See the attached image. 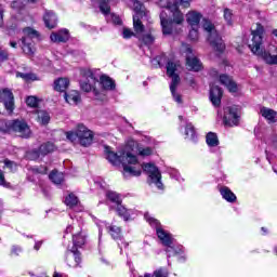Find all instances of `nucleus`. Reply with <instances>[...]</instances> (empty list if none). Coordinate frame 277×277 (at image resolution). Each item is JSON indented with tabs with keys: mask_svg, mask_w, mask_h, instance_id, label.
<instances>
[{
	"mask_svg": "<svg viewBox=\"0 0 277 277\" xmlns=\"http://www.w3.org/2000/svg\"><path fill=\"white\" fill-rule=\"evenodd\" d=\"M80 88H81V90H83V92H92V90H93V94H94L96 101H105V98H106L105 94L98 92L96 90V88H94L93 85L90 84V82H82L80 84Z\"/></svg>",
	"mask_w": 277,
	"mask_h": 277,
	"instance_id": "obj_22",
	"label": "nucleus"
},
{
	"mask_svg": "<svg viewBox=\"0 0 277 277\" xmlns=\"http://www.w3.org/2000/svg\"><path fill=\"white\" fill-rule=\"evenodd\" d=\"M198 29L199 27H192L188 34V38L190 40H194V41L198 40Z\"/></svg>",
	"mask_w": 277,
	"mask_h": 277,
	"instance_id": "obj_43",
	"label": "nucleus"
},
{
	"mask_svg": "<svg viewBox=\"0 0 277 277\" xmlns=\"http://www.w3.org/2000/svg\"><path fill=\"white\" fill-rule=\"evenodd\" d=\"M137 153L138 155H141V157H149V155H153V148L150 147H145V148H137Z\"/></svg>",
	"mask_w": 277,
	"mask_h": 277,
	"instance_id": "obj_40",
	"label": "nucleus"
},
{
	"mask_svg": "<svg viewBox=\"0 0 277 277\" xmlns=\"http://www.w3.org/2000/svg\"><path fill=\"white\" fill-rule=\"evenodd\" d=\"M0 102L3 103L9 114L14 111V93H12V90L8 88L0 90Z\"/></svg>",
	"mask_w": 277,
	"mask_h": 277,
	"instance_id": "obj_14",
	"label": "nucleus"
},
{
	"mask_svg": "<svg viewBox=\"0 0 277 277\" xmlns=\"http://www.w3.org/2000/svg\"><path fill=\"white\" fill-rule=\"evenodd\" d=\"M49 179L54 183L55 185H62L64 183V173L52 171L49 175Z\"/></svg>",
	"mask_w": 277,
	"mask_h": 277,
	"instance_id": "obj_30",
	"label": "nucleus"
},
{
	"mask_svg": "<svg viewBox=\"0 0 277 277\" xmlns=\"http://www.w3.org/2000/svg\"><path fill=\"white\" fill-rule=\"evenodd\" d=\"M171 5H176V8H190L192 0H173Z\"/></svg>",
	"mask_w": 277,
	"mask_h": 277,
	"instance_id": "obj_35",
	"label": "nucleus"
},
{
	"mask_svg": "<svg viewBox=\"0 0 277 277\" xmlns=\"http://www.w3.org/2000/svg\"><path fill=\"white\" fill-rule=\"evenodd\" d=\"M39 174H47V167H41L40 169H35Z\"/></svg>",
	"mask_w": 277,
	"mask_h": 277,
	"instance_id": "obj_50",
	"label": "nucleus"
},
{
	"mask_svg": "<svg viewBox=\"0 0 277 277\" xmlns=\"http://www.w3.org/2000/svg\"><path fill=\"white\" fill-rule=\"evenodd\" d=\"M115 209L118 215H120V217H123L126 222L129 220V217H131V210H127V208L122 206V203H118L117 206H115Z\"/></svg>",
	"mask_w": 277,
	"mask_h": 277,
	"instance_id": "obj_28",
	"label": "nucleus"
},
{
	"mask_svg": "<svg viewBox=\"0 0 277 277\" xmlns=\"http://www.w3.org/2000/svg\"><path fill=\"white\" fill-rule=\"evenodd\" d=\"M64 96L66 103H68L69 105H77V103L81 101V96L77 91H70L69 93H65Z\"/></svg>",
	"mask_w": 277,
	"mask_h": 277,
	"instance_id": "obj_27",
	"label": "nucleus"
},
{
	"mask_svg": "<svg viewBox=\"0 0 277 277\" xmlns=\"http://www.w3.org/2000/svg\"><path fill=\"white\" fill-rule=\"evenodd\" d=\"M87 77H90V79H93V81H96V79L94 78V74H92V71L90 70L87 71Z\"/></svg>",
	"mask_w": 277,
	"mask_h": 277,
	"instance_id": "obj_52",
	"label": "nucleus"
},
{
	"mask_svg": "<svg viewBox=\"0 0 277 277\" xmlns=\"http://www.w3.org/2000/svg\"><path fill=\"white\" fill-rule=\"evenodd\" d=\"M260 114L263 116V118L268 120V122H276L277 120V113L272 108L262 107Z\"/></svg>",
	"mask_w": 277,
	"mask_h": 277,
	"instance_id": "obj_25",
	"label": "nucleus"
},
{
	"mask_svg": "<svg viewBox=\"0 0 277 277\" xmlns=\"http://www.w3.org/2000/svg\"><path fill=\"white\" fill-rule=\"evenodd\" d=\"M133 10L135 14L133 15V27L136 37L146 47H150L155 42V36L153 35V30L146 31L144 29V24H142V18H148V12L146 11V6L142 4L140 1H134Z\"/></svg>",
	"mask_w": 277,
	"mask_h": 277,
	"instance_id": "obj_3",
	"label": "nucleus"
},
{
	"mask_svg": "<svg viewBox=\"0 0 277 277\" xmlns=\"http://www.w3.org/2000/svg\"><path fill=\"white\" fill-rule=\"evenodd\" d=\"M0 185H5V175L1 170H0Z\"/></svg>",
	"mask_w": 277,
	"mask_h": 277,
	"instance_id": "obj_49",
	"label": "nucleus"
},
{
	"mask_svg": "<svg viewBox=\"0 0 277 277\" xmlns=\"http://www.w3.org/2000/svg\"><path fill=\"white\" fill-rule=\"evenodd\" d=\"M23 252V248L18 246H13L11 249V254H14L15 256H18Z\"/></svg>",
	"mask_w": 277,
	"mask_h": 277,
	"instance_id": "obj_47",
	"label": "nucleus"
},
{
	"mask_svg": "<svg viewBox=\"0 0 277 277\" xmlns=\"http://www.w3.org/2000/svg\"><path fill=\"white\" fill-rule=\"evenodd\" d=\"M66 263L69 267H79L81 264V253L72 248L66 253Z\"/></svg>",
	"mask_w": 277,
	"mask_h": 277,
	"instance_id": "obj_16",
	"label": "nucleus"
},
{
	"mask_svg": "<svg viewBox=\"0 0 277 277\" xmlns=\"http://www.w3.org/2000/svg\"><path fill=\"white\" fill-rule=\"evenodd\" d=\"M4 166H6V168H13L14 162H12L10 160H4Z\"/></svg>",
	"mask_w": 277,
	"mask_h": 277,
	"instance_id": "obj_51",
	"label": "nucleus"
},
{
	"mask_svg": "<svg viewBox=\"0 0 277 277\" xmlns=\"http://www.w3.org/2000/svg\"><path fill=\"white\" fill-rule=\"evenodd\" d=\"M66 137L72 144L79 142L81 146H91L92 142H94V132L84 124H78L75 132H66Z\"/></svg>",
	"mask_w": 277,
	"mask_h": 277,
	"instance_id": "obj_6",
	"label": "nucleus"
},
{
	"mask_svg": "<svg viewBox=\"0 0 277 277\" xmlns=\"http://www.w3.org/2000/svg\"><path fill=\"white\" fill-rule=\"evenodd\" d=\"M273 36H275L277 38V29L273 30Z\"/></svg>",
	"mask_w": 277,
	"mask_h": 277,
	"instance_id": "obj_57",
	"label": "nucleus"
},
{
	"mask_svg": "<svg viewBox=\"0 0 277 277\" xmlns=\"http://www.w3.org/2000/svg\"><path fill=\"white\" fill-rule=\"evenodd\" d=\"M222 89L217 85L210 88V101L214 107L222 105Z\"/></svg>",
	"mask_w": 277,
	"mask_h": 277,
	"instance_id": "obj_17",
	"label": "nucleus"
},
{
	"mask_svg": "<svg viewBox=\"0 0 277 277\" xmlns=\"http://www.w3.org/2000/svg\"><path fill=\"white\" fill-rule=\"evenodd\" d=\"M11 8L13 10H23V0L13 1Z\"/></svg>",
	"mask_w": 277,
	"mask_h": 277,
	"instance_id": "obj_46",
	"label": "nucleus"
},
{
	"mask_svg": "<svg viewBox=\"0 0 277 277\" xmlns=\"http://www.w3.org/2000/svg\"><path fill=\"white\" fill-rule=\"evenodd\" d=\"M0 131H2V133L14 131V133H18L19 137H31V129H29L27 122L23 120H0Z\"/></svg>",
	"mask_w": 277,
	"mask_h": 277,
	"instance_id": "obj_7",
	"label": "nucleus"
},
{
	"mask_svg": "<svg viewBox=\"0 0 277 277\" xmlns=\"http://www.w3.org/2000/svg\"><path fill=\"white\" fill-rule=\"evenodd\" d=\"M38 277H49V276H47V275H41V276H38Z\"/></svg>",
	"mask_w": 277,
	"mask_h": 277,
	"instance_id": "obj_62",
	"label": "nucleus"
},
{
	"mask_svg": "<svg viewBox=\"0 0 277 277\" xmlns=\"http://www.w3.org/2000/svg\"><path fill=\"white\" fill-rule=\"evenodd\" d=\"M177 66L179 65H176V63L169 62L167 65V75L172 79L170 84V90L175 103H183L181 95L176 93V88L179 87V83H181V78L179 77V75H176Z\"/></svg>",
	"mask_w": 277,
	"mask_h": 277,
	"instance_id": "obj_10",
	"label": "nucleus"
},
{
	"mask_svg": "<svg viewBox=\"0 0 277 277\" xmlns=\"http://www.w3.org/2000/svg\"><path fill=\"white\" fill-rule=\"evenodd\" d=\"M133 36H136L131 28H123L122 30V38L126 40H129V38H133Z\"/></svg>",
	"mask_w": 277,
	"mask_h": 277,
	"instance_id": "obj_44",
	"label": "nucleus"
},
{
	"mask_svg": "<svg viewBox=\"0 0 277 277\" xmlns=\"http://www.w3.org/2000/svg\"><path fill=\"white\" fill-rule=\"evenodd\" d=\"M170 276V272L166 267H159L153 273V277H168Z\"/></svg>",
	"mask_w": 277,
	"mask_h": 277,
	"instance_id": "obj_37",
	"label": "nucleus"
},
{
	"mask_svg": "<svg viewBox=\"0 0 277 277\" xmlns=\"http://www.w3.org/2000/svg\"><path fill=\"white\" fill-rule=\"evenodd\" d=\"M100 10L102 14H109L111 8L109 6V0H102L100 2Z\"/></svg>",
	"mask_w": 277,
	"mask_h": 277,
	"instance_id": "obj_38",
	"label": "nucleus"
},
{
	"mask_svg": "<svg viewBox=\"0 0 277 277\" xmlns=\"http://www.w3.org/2000/svg\"><path fill=\"white\" fill-rule=\"evenodd\" d=\"M70 85V80L68 78H58L54 81V90L56 92H66Z\"/></svg>",
	"mask_w": 277,
	"mask_h": 277,
	"instance_id": "obj_24",
	"label": "nucleus"
},
{
	"mask_svg": "<svg viewBox=\"0 0 277 277\" xmlns=\"http://www.w3.org/2000/svg\"><path fill=\"white\" fill-rule=\"evenodd\" d=\"M53 277H62V275L55 273V274L53 275Z\"/></svg>",
	"mask_w": 277,
	"mask_h": 277,
	"instance_id": "obj_58",
	"label": "nucleus"
},
{
	"mask_svg": "<svg viewBox=\"0 0 277 277\" xmlns=\"http://www.w3.org/2000/svg\"><path fill=\"white\" fill-rule=\"evenodd\" d=\"M129 146H135V142H132L131 144H129Z\"/></svg>",
	"mask_w": 277,
	"mask_h": 277,
	"instance_id": "obj_61",
	"label": "nucleus"
},
{
	"mask_svg": "<svg viewBox=\"0 0 277 277\" xmlns=\"http://www.w3.org/2000/svg\"><path fill=\"white\" fill-rule=\"evenodd\" d=\"M28 107H38V98L36 96H28L26 98Z\"/></svg>",
	"mask_w": 277,
	"mask_h": 277,
	"instance_id": "obj_42",
	"label": "nucleus"
},
{
	"mask_svg": "<svg viewBox=\"0 0 277 277\" xmlns=\"http://www.w3.org/2000/svg\"><path fill=\"white\" fill-rule=\"evenodd\" d=\"M106 197L108 200H110V202H114L115 207H118V205L122 203V198L116 192H107Z\"/></svg>",
	"mask_w": 277,
	"mask_h": 277,
	"instance_id": "obj_33",
	"label": "nucleus"
},
{
	"mask_svg": "<svg viewBox=\"0 0 277 277\" xmlns=\"http://www.w3.org/2000/svg\"><path fill=\"white\" fill-rule=\"evenodd\" d=\"M24 37L22 38V50L28 57L36 55V43L34 40H38V31L31 27H27L24 30Z\"/></svg>",
	"mask_w": 277,
	"mask_h": 277,
	"instance_id": "obj_9",
	"label": "nucleus"
},
{
	"mask_svg": "<svg viewBox=\"0 0 277 277\" xmlns=\"http://www.w3.org/2000/svg\"><path fill=\"white\" fill-rule=\"evenodd\" d=\"M202 29H205L208 34V41L210 42L212 49L219 53H224L226 45L224 44L222 37H220V34H217L213 23H211L209 19H202Z\"/></svg>",
	"mask_w": 277,
	"mask_h": 277,
	"instance_id": "obj_8",
	"label": "nucleus"
},
{
	"mask_svg": "<svg viewBox=\"0 0 277 277\" xmlns=\"http://www.w3.org/2000/svg\"><path fill=\"white\" fill-rule=\"evenodd\" d=\"M219 81L221 85H224L225 88H227L228 92H232V93L237 92L238 90L237 83L233 80V78H230V76L221 75L219 78Z\"/></svg>",
	"mask_w": 277,
	"mask_h": 277,
	"instance_id": "obj_20",
	"label": "nucleus"
},
{
	"mask_svg": "<svg viewBox=\"0 0 277 277\" xmlns=\"http://www.w3.org/2000/svg\"><path fill=\"white\" fill-rule=\"evenodd\" d=\"M37 120L41 124H49L51 116L45 110H37Z\"/></svg>",
	"mask_w": 277,
	"mask_h": 277,
	"instance_id": "obj_32",
	"label": "nucleus"
},
{
	"mask_svg": "<svg viewBox=\"0 0 277 277\" xmlns=\"http://www.w3.org/2000/svg\"><path fill=\"white\" fill-rule=\"evenodd\" d=\"M123 246L127 248V246H129V243L124 242Z\"/></svg>",
	"mask_w": 277,
	"mask_h": 277,
	"instance_id": "obj_63",
	"label": "nucleus"
},
{
	"mask_svg": "<svg viewBox=\"0 0 277 277\" xmlns=\"http://www.w3.org/2000/svg\"><path fill=\"white\" fill-rule=\"evenodd\" d=\"M167 10L171 13V19L168 18V13L162 11L160 13V25L162 27L163 36H170L174 29V25H183L185 23V15L181 12V9L172 2H167Z\"/></svg>",
	"mask_w": 277,
	"mask_h": 277,
	"instance_id": "obj_4",
	"label": "nucleus"
},
{
	"mask_svg": "<svg viewBox=\"0 0 277 277\" xmlns=\"http://www.w3.org/2000/svg\"><path fill=\"white\" fill-rule=\"evenodd\" d=\"M273 170H274V172H277V170H276V168H275V167H273Z\"/></svg>",
	"mask_w": 277,
	"mask_h": 277,
	"instance_id": "obj_64",
	"label": "nucleus"
},
{
	"mask_svg": "<svg viewBox=\"0 0 277 277\" xmlns=\"http://www.w3.org/2000/svg\"><path fill=\"white\" fill-rule=\"evenodd\" d=\"M0 27H3V11L0 10Z\"/></svg>",
	"mask_w": 277,
	"mask_h": 277,
	"instance_id": "obj_53",
	"label": "nucleus"
},
{
	"mask_svg": "<svg viewBox=\"0 0 277 277\" xmlns=\"http://www.w3.org/2000/svg\"><path fill=\"white\" fill-rule=\"evenodd\" d=\"M263 233H267V229L265 227H262Z\"/></svg>",
	"mask_w": 277,
	"mask_h": 277,
	"instance_id": "obj_60",
	"label": "nucleus"
},
{
	"mask_svg": "<svg viewBox=\"0 0 277 277\" xmlns=\"http://www.w3.org/2000/svg\"><path fill=\"white\" fill-rule=\"evenodd\" d=\"M265 29L261 24H255V28L251 30L252 39L249 42V49L254 55L262 57L268 66H277V45H269L263 51V34Z\"/></svg>",
	"mask_w": 277,
	"mask_h": 277,
	"instance_id": "obj_2",
	"label": "nucleus"
},
{
	"mask_svg": "<svg viewBox=\"0 0 277 277\" xmlns=\"http://www.w3.org/2000/svg\"><path fill=\"white\" fill-rule=\"evenodd\" d=\"M111 21L115 25H122V19L118 15H111Z\"/></svg>",
	"mask_w": 277,
	"mask_h": 277,
	"instance_id": "obj_48",
	"label": "nucleus"
},
{
	"mask_svg": "<svg viewBox=\"0 0 277 277\" xmlns=\"http://www.w3.org/2000/svg\"><path fill=\"white\" fill-rule=\"evenodd\" d=\"M153 62H157L158 66H161V62L159 61V58H155Z\"/></svg>",
	"mask_w": 277,
	"mask_h": 277,
	"instance_id": "obj_56",
	"label": "nucleus"
},
{
	"mask_svg": "<svg viewBox=\"0 0 277 277\" xmlns=\"http://www.w3.org/2000/svg\"><path fill=\"white\" fill-rule=\"evenodd\" d=\"M206 142L208 146L211 148H215V146H220V140L217 138V134L213 132H209L206 136Z\"/></svg>",
	"mask_w": 277,
	"mask_h": 277,
	"instance_id": "obj_29",
	"label": "nucleus"
},
{
	"mask_svg": "<svg viewBox=\"0 0 277 277\" xmlns=\"http://www.w3.org/2000/svg\"><path fill=\"white\" fill-rule=\"evenodd\" d=\"M55 150V145L51 142L44 143L39 147V150H32L28 157L29 159H38L40 156L44 157L49 155V153H53Z\"/></svg>",
	"mask_w": 277,
	"mask_h": 277,
	"instance_id": "obj_15",
	"label": "nucleus"
},
{
	"mask_svg": "<svg viewBox=\"0 0 277 277\" xmlns=\"http://www.w3.org/2000/svg\"><path fill=\"white\" fill-rule=\"evenodd\" d=\"M220 194L224 200L227 202H236L237 196L234 195L233 190L230 188L223 186L220 188Z\"/></svg>",
	"mask_w": 277,
	"mask_h": 277,
	"instance_id": "obj_26",
	"label": "nucleus"
},
{
	"mask_svg": "<svg viewBox=\"0 0 277 277\" xmlns=\"http://www.w3.org/2000/svg\"><path fill=\"white\" fill-rule=\"evenodd\" d=\"M50 40H52V42H68V40H70V32L66 28L61 29L56 32H52Z\"/></svg>",
	"mask_w": 277,
	"mask_h": 277,
	"instance_id": "obj_19",
	"label": "nucleus"
},
{
	"mask_svg": "<svg viewBox=\"0 0 277 277\" xmlns=\"http://www.w3.org/2000/svg\"><path fill=\"white\" fill-rule=\"evenodd\" d=\"M100 84L103 90L111 91L116 90V82L107 75H102L100 77Z\"/></svg>",
	"mask_w": 277,
	"mask_h": 277,
	"instance_id": "obj_23",
	"label": "nucleus"
},
{
	"mask_svg": "<svg viewBox=\"0 0 277 277\" xmlns=\"http://www.w3.org/2000/svg\"><path fill=\"white\" fill-rule=\"evenodd\" d=\"M65 233H74L72 242L75 250L77 248H81V246H85V235H83V229L81 228V224L72 223V225L67 226Z\"/></svg>",
	"mask_w": 277,
	"mask_h": 277,
	"instance_id": "obj_12",
	"label": "nucleus"
},
{
	"mask_svg": "<svg viewBox=\"0 0 277 277\" xmlns=\"http://www.w3.org/2000/svg\"><path fill=\"white\" fill-rule=\"evenodd\" d=\"M16 77H21V79H24V81H38L36 74L17 72Z\"/></svg>",
	"mask_w": 277,
	"mask_h": 277,
	"instance_id": "obj_39",
	"label": "nucleus"
},
{
	"mask_svg": "<svg viewBox=\"0 0 277 277\" xmlns=\"http://www.w3.org/2000/svg\"><path fill=\"white\" fill-rule=\"evenodd\" d=\"M10 47H12V49H16V47H18V43H16V41H11Z\"/></svg>",
	"mask_w": 277,
	"mask_h": 277,
	"instance_id": "obj_54",
	"label": "nucleus"
},
{
	"mask_svg": "<svg viewBox=\"0 0 277 277\" xmlns=\"http://www.w3.org/2000/svg\"><path fill=\"white\" fill-rule=\"evenodd\" d=\"M44 25L48 29H54L57 27V15L53 11H49L43 16Z\"/></svg>",
	"mask_w": 277,
	"mask_h": 277,
	"instance_id": "obj_21",
	"label": "nucleus"
},
{
	"mask_svg": "<svg viewBox=\"0 0 277 277\" xmlns=\"http://www.w3.org/2000/svg\"><path fill=\"white\" fill-rule=\"evenodd\" d=\"M224 19L226 21L227 25H233V11H230L229 9H225Z\"/></svg>",
	"mask_w": 277,
	"mask_h": 277,
	"instance_id": "obj_41",
	"label": "nucleus"
},
{
	"mask_svg": "<svg viewBox=\"0 0 277 277\" xmlns=\"http://www.w3.org/2000/svg\"><path fill=\"white\" fill-rule=\"evenodd\" d=\"M223 122L225 127H237V124H239V115L237 114V108L226 107L224 109Z\"/></svg>",
	"mask_w": 277,
	"mask_h": 277,
	"instance_id": "obj_13",
	"label": "nucleus"
},
{
	"mask_svg": "<svg viewBox=\"0 0 277 277\" xmlns=\"http://www.w3.org/2000/svg\"><path fill=\"white\" fill-rule=\"evenodd\" d=\"M27 1H29L30 3H36V1L38 0H27Z\"/></svg>",
	"mask_w": 277,
	"mask_h": 277,
	"instance_id": "obj_59",
	"label": "nucleus"
},
{
	"mask_svg": "<svg viewBox=\"0 0 277 277\" xmlns=\"http://www.w3.org/2000/svg\"><path fill=\"white\" fill-rule=\"evenodd\" d=\"M182 52L186 55V66L188 70H194L195 72L202 70V63L194 55V50H192L189 44H183Z\"/></svg>",
	"mask_w": 277,
	"mask_h": 277,
	"instance_id": "obj_11",
	"label": "nucleus"
},
{
	"mask_svg": "<svg viewBox=\"0 0 277 277\" xmlns=\"http://www.w3.org/2000/svg\"><path fill=\"white\" fill-rule=\"evenodd\" d=\"M185 135L188 137V140H192L193 142L196 141V129L192 123H187L185 128Z\"/></svg>",
	"mask_w": 277,
	"mask_h": 277,
	"instance_id": "obj_34",
	"label": "nucleus"
},
{
	"mask_svg": "<svg viewBox=\"0 0 277 277\" xmlns=\"http://www.w3.org/2000/svg\"><path fill=\"white\" fill-rule=\"evenodd\" d=\"M146 222L150 224V226H154L156 228V234L158 239H160L161 243L163 246H167V252L169 253V256H172L174 254H181L183 252V249H175L172 247V243H174V238H172V235L170 233L166 232L163 228L160 227L159 221L157 219L150 216L149 213H145L144 215Z\"/></svg>",
	"mask_w": 277,
	"mask_h": 277,
	"instance_id": "obj_5",
	"label": "nucleus"
},
{
	"mask_svg": "<svg viewBox=\"0 0 277 277\" xmlns=\"http://www.w3.org/2000/svg\"><path fill=\"white\" fill-rule=\"evenodd\" d=\"M6 60H10V53L5 50H1L0 48V62H6Z\"/></svg>",
	"mask_w": 277,
	"mask_h": 277,
	"instance_id": "obj_45",
	"label": "nucleus"
},
{
	"mask_svg": "<svg viewBox=\"0 0 277 277\" xmlns=\"http://www.w3.org/2000/svg\"><path fill=\"white\" fill-rule=\"evenodd\" d=\"M41 246H42V242H36L35 243V250H40Z\"/></svg>",
	"mask_w": 277,
	"mask_h": 277,
	"instance_id": "obj_55",
	"label": "nucleus"
},
{
	"mask_svg": "<svg viewBox=\"0 0 277 277\" xmlns=\"http://www.w3.org/2000/svg\"><path fill=\"white\" fill-rule=\"evenodd\" d=\"M78 202H79V198H77L75 194H69L65 198V205H67V207H75V205H77Z\"/></svg>",
	"mask_w": 277,
	"mask_h": 277,
	"instance_id": "obj_36",
	"label": "nucleus"
},
{
	"mask_svg": "<svg viewBox=\"0 0 277 277\" xmlns=\"http://www.w3.org/2000/svg\"><path fill=\"white\" fill-rule=\"evenodd\" d=\"M200 21H202V14L198 11H189L186 14V22L190 27H200Z\"/></svg>",
	"mask_w": 277,
	"mask_h": 277,
	"instance_id": "obj_18",
	"label": "nucleus"
},
{
	"mask_svg": "<svg viewBox=\"0 0 277 277\" xmlns=\"http://www.w3.org/2000/svg\"><path fill=\"white\" fill-rule=\"evenodd\" d=\"M106 228L113 239H120V234L122 233V229L119 226L106 225Z\"/></svg>",
	"mask_w": 277,
	"mask_h": 277,
	"instance_id": "obj_31",
	"label": "nucleus"
},
{
	"mask_svg": "<svg viewBox=\"0 0 277 277\" xmlns=\"http://www.w3.org/2000/svg\"><path fill=\"white\" fill-rule=\"evenodd\" d=\"M104 153L106 155V159L109 161V163H113V166H120V163L122 164L124 179H129V176H140L143 169L144 172H146L149 176V185H155L158 189H163L161 172L154 163H146L142 166L137 161V157L132 153L124 150L116 154L109 146H104Z\"/></svg>",
	"mask_w": 277,
	"mask_h": 277,
	"instance_id": "obj_1",
	"label": "nucleus"
}]
</instances>
